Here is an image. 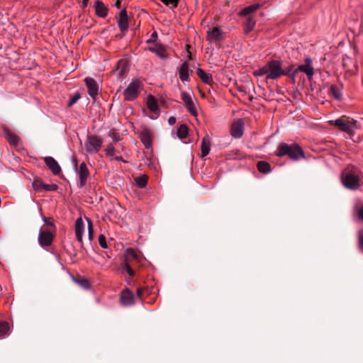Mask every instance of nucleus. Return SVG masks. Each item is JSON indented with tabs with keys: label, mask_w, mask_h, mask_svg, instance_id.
I'll return each mask as SVG.
<instances>
[{
	"label": "nucleus",
	"mask_w": 363,
	"mask_h": 363,
	"mask_svg": "<svg viewBox=\"0 0 363 363\" xmlns=\"http://www.w3.org/2000/svg\"><path fill=\"white\" fill-rule=\"evenodd\" d=\"M138 253L132 248H128L125 251V260L121 263V268L123 272H127L130 277L134 275V271L131 268L130 262L132 260L139 259Z\"/></svg>",
	"instance_id": "obj_3"
},
{
	"label": "nucleus",
	"mask_w": 363,
	"mask_h": 363,
	"mask_svg": "<svg viewBox=\"0 0 363 363\" xmlns=\"http://www.w3.org/2000/svg\"><path fill=\"white\" fill-rule=\"evenodd\" d=\"M147 106L151 112V113L149 115V117L151 119H156L159 116L160 109L157 105V101L153 96L150 95L147 97Z\"/></svg>",
	"instance_id": "obj_12"
},
{
	"label": "nucleus",
	"mask_w": 363,
	"mask_h": 363,
	"mask_svg": "<svg viewBox=\"0 0 363 363\" xmlns=\"http://www.w3.org/2000/svg\"><path fill=\"white\" fill-rule=\"evenodd\" d=\"M259 8V4H253V5H250L249 6H247L245 7V9H243L240 12V16H247L254 11H255L256 10H257Z\"/></svg>",
	"instance_id": "obj_27"
},
{
	"label": "nucleus",
	"mask_w": 363,
	"mask_h": 363,
	"mask_svg": "<svg viewBox=\"0 0 363 363\" xmlns=\"http://www.w3.org/2000/svg\"><path fill=\"white\" fill-rule=\"evenodd\" d=\"M291 150H289V157L294 160H300L304 157V153L302 149L297 144L291 145Z\"/></svg>",
	"instance_id": "obj_16"
},
{
	"label": "nucleus",
	"mask_w": 363,
	"mask_h": 363,
	"mask_svg": "<svg viewBox=\"0 0 363 363\" xmlns=\"http://www.w3.org/2000/svg\"><path fill=\"white\" fill-rule=\"evenodd\" d=\"M179 78L182 82H189L190 81V77H189V65L186 62H183L181 66L179 67Z\"/></svg>",
	"instance_id": "obj_18"
},
{
	"label": "nucleus",
	"mask_w": 363,
	"mask_h": 363,
	"mask_svg": "<svg viewBox=\"0 0 363 363\" xmlns=\"http://www.w3.org/2000/svg\"><path fill=\"white\" fill-rule=\"evenodd\" d=\"M257 169L260 172L267 174L271 172L270 164L264 161H260L257 163Z\"/></svg>",
	"instance_id": "obj_26"
},
{
	"label": "nucleus",
	"mask_w": 363,
	"mask_h": 363,
	"mask_svg": "<svg viewBox=\"0 0 363 363\" xmlns=\"http://www.w3.org/2000/svg\"><path fill=\"white\" fill-rule=\"evenodd\" d=\"M56 230H51L45 228H40L38 235L39 245L43 247H48L52 245Z\"/></svg>",
	"instance_id": "obj_6"
},
{
	"label": "nucleus",
	"mask_w": 363,
	"mask_h": 363,
	"mask_svg": "<svg viewBox=\"0 0 363 363\" xmlns=\"http://www.w3.org/2000/svg\"><path fill=\"white\" fill-rule=\"evenodd\" d=\"M121 302L123 306H130L134 303V296L133 293L128 289L122 291L121 295Z\"/></svg>",
	"instance_id": "obj_19"
},
{
	"label": "nucleus",
	"mask_w": 363,
	"mask_h": 363,
	"mask_svg": "<svg viewBox=\"0 0 363 363\" xmlns=\"http://www.w3.org/2000/svg\"><path fill=\"white\" fill-rule=\"evenodd\" d=\"M9 325L6 322L0 323V337H4L8 335Z\"/></svg>",
	"instance_id": "obj_31"
},
{
	"label": "nucleus",
	"mask_w": 363,
	"mask_h": 363,
	"mask_svg": "<svg viewBox=\"0 0 363 363\" xmlns=\"http://www.w3.org/2000/svg\"><path fill=\"white\" fill-rule=\"evenodd\" d=\"M6 138L7 139V140L11 144V145H16L18 144V137L16 136V135L10 133V132H8L6 133Z\"/></svg>",
	"instance_id": "obj_32"
},
{
	"label": "nucleus",
	"mask_w": 363,
	"mask_h": 363,
	"mask_svg": "<svg viewBox=\"0 0 363 363\" xmlns=\"http://www.w3.org/2000/svg\"><path fill=\"white\" fill-rule=\"evenodd\" d=\"M102 145V140L94 135H88L84 143L86 151L90 154L96 153Z\"/></svg>",
	"instance_id": "obj_5"
},
{
	"label": "nucleus",
	"mask_w": 363,
	"mask_h": 363,
	"mask_svg": "<svg viewBox=\"0 0 363 363\" xmlns=\"http://www.w3.org/2000/svg\"><path fill=\"white\" fill-rule=\"evenodd\" d=\"M74 167L79 176L78 186L82 188L86 183V179L89 176V172L86 164L84 162L81 163L79 167L77 166V162H74Z\"/></svg>",
	"instance_id": "obj_9"
},
{
	"label": "nucleus",
	"mask_w": 363,
	"mask_h": 363,
	"mask_svg": "<svg viewBox=\"0 0 363 363\" xmlns=\"http://www.w3.org/2000/svg\"><path fill=\"white\" fill-rule=\"evenodd\" d=\"M140 86V83L138 80L132 81L124 91L125 99L126 101H133L137 98Z\"/></svg>",
	"instance_id": "obj_8"
},
{
	"label": "nucleus",
	"mask_w": 363,
	"mask_h": 363,
	"mask_svg": "<svg viewBox=\"0 0 363 363\" xmlns=\"http://www.w3.org/2000/svg\"><path fill=\"white\" fill-rule=\"evenodd\" d=\"M118 25L121 31H125L128 28V18L125 9L120 12Z\"/></svg>",
	"instance_id": "obj_20"
},
{
	"label": "nucleus",
	"mask_w": 363,
	"mask_h": 363,
	"mask_svg": "<svg viewBox=\"0 0 363 363\" xmlns=\"http://www.w3.org/2000/svg\"><path fill=\"white\" fill-rule=\"evenodd\" d=\"M157 38V35L156 32H154L150 38L147 40L148 43L154 42L156 40Z\"/></svg>",
	"instance_id": "obj_45"
},
{
	"label": "nucleus",
	"mask_w": 363,
	"mask_h": 363,
	"mask_svg": "<svg viewBox=\"0 0 363 363\" xmlns=\"http://www.w3.org/2000/svg\"><path fill=\"white\" fill-rule=\"evenodd\" d=\"M331 91H333V95L336 99H340V95L337 93L336 88L335 86L331 87Z\"/></svg>",
	"instance_id": "obj_46"
},
{
	"label": "nucleus",
	"mask_w": 363,
	"mask_h": 363,
	"mask_svg": "<svg viewBox=\"0 0 363 363\" xmlns=\"http://www.w3.org/2000/svg\"><path fill=\"white\" fill-rule=\"evenodd\" d=\"M358 216L363 220V206L359 209Z\"/></svg>",
	"instance_id": "obj_48"
},
{
	"label": "nucleus",
	"mask_w": 363,
	"mask_h": 363,
	"mask_svg": "<svg viewBox=\"0 0 363 363\" xmlns=\"http://www.w3.org/2000/svg\"><path fill=\"white\" fill-rule=\"evenodd\" d=\"M106 152L108 155L113 156L115 152L113 145L112 144H109L106 148Z\"/></svg>",
	"instance_id": "obj_41"
},
{
	"label": "nucleus",
	"mask_w": 363,
	"mask_h": 363,
	"mask_svg": "<svg viewBox=\"0 0 363 363\" xmlns=\"http://www.w3.org/2000/svg\"><path fill=\"white\" fill-rule=\"evenodd\" d=\"M166 6L174 9L177 6L179 0H160Z\"/></svg>",
	"instance_id": "obj_35"
},
{
	"label": "nucleus",
	"mask_w": 363,
	"mask_h": 363,
	"mask_svg": "<svg viewBox=\"0 0 363 363\" xmlns=\"http://www.w3.org/2000/svg\"><path fill=\"white\" fill-rule=\"evenodd\" d=\"M329 123L338 127L341 131L347 133L351 137L354 135V130L357 128V121L345 116L334 121H330Z\"/></svg>",
	"instance_id": "obj_2"
},
{
	"label": "nucleus",
	"mask_w": 363,
	"mask_h": 363,
	"mask_svg": "<svg viewBox=\"0 0 363 363\" xmlns=\"http://www.w3.org/2000/svg\"><path fill=\"white\" fill-rule=\"evenodd\" d=\"M75 281L78 283L84 289H89V283L87 279H82L80 280L75 279Z\"/></svg>",
	"instance_id": "obj_40"
},
{
	"label": "nucleus",
	"mask_w": 363,
	"mask_h": 363,
	"mask_svg": "<svg viewBox=\"0 0 363 363\" xmlns=\"http://www.w3.org/2000/svg\"><path fill=\"white\" fill-rule=\"evenodd\" d=\"M255 26V21L252 18L249 17L247 18L246 24H245V31L247 33L251 31L253 29Z\"/></svg>",
	"instance_id": "obj_33"
},
{
	"label": "nucleus",
	"mask_w": 363,
	"mask_h": 363,
	"mask_svg": "<svg viewBox=\"0 0 363 363\" xmlns=\"http://www.w3.org/2000/svg\"><path fill=\"white\" fill-rule=\"evenodd\" d=\"M134 182L135 185L139 188H144L147 183V177L145 175L137 177L134 179Z\"/></svg>",
	"instance_id": "obj_28"
},
{
	"label": "nucleus",
	"mask_w": 363,
	"mask_h": 363,
	"mask_svg": "<svg viewBox=\"0 0 363 363\" xmlns=\"http://www.w3.org/2000/svg\"><path fill=\"white\" fill-rule=\"evenodd\" d=\"M79 99V95H75L74 96H73L69 101L68 103V106H72L73 104H74L77 100Z\"/></svg>",
	"instance_id": "obj_43"
},
{
	"label": "nucleus",
	"mask_w": 363,
	"mask_h": 363,
	"mask_svg": "<svg viewBox=\"0 0 363 363\" xmlns=\"http://www.w3.org/2000/svg\"><path fill=\"white\" fill-rule=\"evenodd\" d=\"M142 140L146 147H147L150 144V138L147 136L146 137L143 135Z\"/></svg>",
	"instance_id": "obj_44"
},
{
	"label": "nucleus",
	"mask_w": 363,
	"mask_h": 363,
	"mask_svg": "<svg viewBox=\"0 0 363 363\" xmlns=\"http://www.w3.org/2000/svg\"><path fill=\"white\" fill-rule=\"evenodd\" d=\"M304 62V64L298 65V67L293 71L292 76L294 77L298 72H301L305 73L308 79L311 81L314 74L312 60L310 57H306Z\"/></svg>",
	"instance_id": "obj_7"
},
{
	"label": "nucleus",
	"mask_w": 363,
	"mask_h": 363,
	"mask_svg": "<svg viewBox=\"0 0 363 363\" xmlns=\"http://www.w3.org/2000/svg\"><path fill=\"white\" fill-rule=\"evenodd\" d=\"M342 184L347 189H357L359 186V179L354 172L345 171L342 174Z\"/></svg>",
	"instance_id": "obj_4"
},
{
	"label": "nucleus",
	"mask_w": 363,
	"mask_h": 363,
	"mask_svg": "<svg viewBox=\"0 0 363 363\" xmlns=\"http://www.w3.org/2000/svg\"><path fill=\"white\" fill-rule=\"evenodd\" d=\"M143 289H138L137 290V295L139 298H141L142 297V295H143Z\"/></svg>",
	"instance_id": "obj_49"
},
{
	"label": "nucleus",
	"mask_w": 363,
	"mask_h": 363,
	"mask_svg": "<svg viewBox=\"0 0 363 363\" xmlns=\"http://www.w3.org/2000/svg\"><path fill=\"white\" fill-rule=\"evenodd\" d=\"M57 188H58L57 185L55 184H45V185H43V190L46 191H56L57 189Z\"/></svg>",
	"instance_id": "obj_38"
},
{
	"label": "nucleus",
	"mask_w": 363,
	"mask_h": 363,
	"mask_svg": "<svg viewBox=\"0 0 363 363\" xmlns=\"http://www.w3.org/2000/svg\"><path fill=\"white\" fill-rule=\"evenodd\" d=\"M99 243L100 246L104 249L108 247L106 237L102 234L99 236Z\"/></svg>",
	"instance_id": "obj_37"
},
{
	"label": "nucleus",
	"mask_w": 363,
	"mask_h": 363,
	"mask_svg": "<svg viewBox=\"0 0 363 363\" xmlns=\"http://www.w3.org/2000/svg\"><path fill=\"white\" fill-rule=\"evenodd\" d=\"M291 145L286 143H281L278 147L275 155L277 157H282L284 155H289V150H291Z\"/></svg>",
	"instance_id": "obj_24"
},
{
	"label": "nucleus",
	"mask_w": 363,
	"mask_h": 363,
	"mask_svg": "<svg viewBox=\"0 0 363 363\" xmlns=\"http://www.w3.org/2000/svg\"><path fill=\"white\" fill-rule=\"evenodd\" d=\"M89 0H82L83 7H86L88 5Z\"/></svg>",
	"instance_id": "obj_50"
},
{
	"label": "nucleus",
	"mask_w": 363,
	"mask_h": 363,
	"mask_svg": "<svg viewBox=\"0 0 363 363\" xmlns=\"http://www.w3.org/2000/svg\"><path fill=\"white\" fill-rule=\"evenodd\" d=\"M292 70V67H289L284 70L281 67V62L279 60H271L263 67L255 70V76H265L267 79H276L282 75H288Z\"/></svg>",
	"instance_id": "obj_1"
},
{
	"label": "nucleus",
	"mask_w": 363,
	"mask_h": 363,
	"mask_svg": "<svg viewBox=\"0 0 363 363\" xmlns=\"http://www.w3.org/2000/svg\"><path fill=\"white\" fill-rule=\"evenodd\" d=\"M177 134L180 139L186 138L188 135L187 126L184 124L181 125L177 129Z\"/></svg>",
	"instance_id": "obj_30"
},
{
	"label": "nucleus",
	"mask_w": 363,
	"mask_h": 363,
	"mask_svg": "<svg viewBox=\"0 0 363 363\" xmlns=\"http://www.w3.org/2000/svg\"><path fill=\"white\" fill-rule=\"evenodd\" d=\"M40 214L42 216V220L44 222V224L43 226H41V228H45L47 229H50L51 230H56L55 225L52 221L49 220L48 218L43 216L42 212L40 213Z\"/></svg>",
	"instance_id": "obj_29"
},
{
	"label": "nucleus",
	"mask_w": 363,
	"mask_h": 363,
	"mask_svg": "<svg viewBox=\"0 0 363 363\" xmlns=\"http://www.w3.org/2000/svg\"><path fill=\"white\" fill-rule=\"evenodd\" d=\"M85 230V225L82 217L78 218L75 221L74 231L77 240L82 242L83 234Z\"/></svg>",
	"instance_id": "obj_14"
},
{
	"label": "nucleus",
	"mask_w": 363,
	"mask_h": 363,
	"mask_svg": "<svg viewBox=\"0 0 363 363\" xmlns=\"http://www.w3.org/2000/svg\"><path fill=\"white\" fill-rule=\"evenodd\" d=\"M149 50L162 59H165L167 57L166 48L160 44H156Z\"/></svg>",
	"instance_id": "obj_21"
},
{
	"label": "nucleus",
	"mask_w": 363,
	"mask_h": 363,
	"mask_svg": "<svg viewBox=\"0 0 363 363\" xmlns=\"http://www.w3.org/2000/svg\"><path fill=\"white\" fill-rule=\"evenodd\" d=\"M86 221L88 223V234H89V239L90 240H92L93 235H94V229H93V224L91 220L89 218H86Z\"/></svg>",
	"instance_id": "obj_36"
},
{
	"label": "nucleus",
	"mask_w": 363,
	"mask_h": 363,
	"mask_svg": "<svg viewBox=\"0 0 363 363\" xmlns=\"http://www.w3.org/2000/svg\"><path fill=\"white\" fill-rule=\"evenodd\" d=\"M244 125L241 120L235 122L231 127V135L235 138H240L242 136Z\"/></svg>",
	"instance_id": "obj_17"
},
{
	"label": "nucleus",
	"mask_w": 363,
	"mask_h": 363,
	"mask_svg": "<svg viewBox=\"0 0 363 363\" xmlns=\"http://www.w3.org/2000/svg\"><path fill=\"white\" fill-rule=\"evenodd\" d=\"M196 74L205 84H210L213 81L211 74L205 72L201 68L197 69Z\"/></svg>",
	"instance_id": "obj_23"
},
{
	"label": "nucleus",
	"mask_w": 363,
	"mask_h": 363,
	"mask_svg": "<svg viewBox=\"0 0 363 363\" xmlns=\"http://www.w3.org/2000/svg\"><path fill=\"white\" fill-rule=\"evenodd\" d=\"M181 98L189 113L192 116H196L198 113L196 108V104L195 101L193 100L192 97L191 96V95H189L186 92L182 91L181 93Z\"/></svg>",
	"instance_id": "obj_10"
},
{
	"label": "nucleus",
	"mask_w": 363,
	"mask_h": 363,
	"mask_svg": "<svg viewBox=\"0 0 363 363\" xmlns=\"http://www.w3.org/2000/svg\"><path fill=\"white\" fill-rule=\"evenodd\" d=\"M108 136L115 142L117 143L121 140V135L116 130H111L108 133Z\"/></svg>",
	"instance_id": "obj_34"
},
{
	"label": "nucleus",
	"mask_w": 363,
	"mask_h": 363,
	"mask_svg": "<svg viewBox=\"0 0 363 363\" xmlns=\"http://www.w3.org/2000/svg\"><path fill=\"white\" fill-rule=\"evenodd\" d=\"M44 161L49 168V169L52 172L53 174L57 175L61 172V167H60L57 162L52 157H45L44 158Z\"/></svg>",
	"instance_id": "obj_15"
},
{
	"label": "nucleus",
	"mask_w": 363,
	"mask_h": 363,
	"mask_svg": "<svg viewBox=\"0 0 363 363\" xmlns=\"http://www.w3.org/2000/svg\"><path fill=\"white\" fill-rule=\"evenodd\" d=\"M223 38V33L220 27H214L207 31V40L211 43H219Z\"/></svg>",
	"instance_id": "obj_11"
},
{
	"label": "nucleus",
	"mask_w": 363,
	"mask_h": 363,
	"mask_svg": "<svg viewBox=\"0 0 363 363\" xmlns=\"http://www.w3.org/2000/svg\"><path fill=\"white\" fill-rule=\"evenodd\" d=\"M43 185H45V184L40 181H35L33 183V186L35 191L43 190Z\"/></svg>",
	"instance_id": "obj_39"
},
{
	"label": "nucleus",
	"mask_w": 363,
	"mask_h": 363,
	"mask_svg": "<svg viewBox=\"0 0 363 363\" xmlns=\"http://www.w3.org/2000/svg\"><path fill=\"white\" fill-rule=\"evenodd\" d=\"M94 7L96 13L99 16L104 18L107 16L108 9L101 1L97 0L95 3Z\"/></svg>",
	"instance_id": "obj_22"
},
{
	"label": "nucleus",
	"mask_w": 363,
	"mask_h": 363,
	"mask_svg": "<svg viewBox=\"0 0 363 363\" xmlns=\"http://www.w3.org/2000/svg\"><path fill=\"white\" fill-rule=\"evenodd\" d=\"M168 123L169 125H172L176 123V118L174 116H171L168 119Z\"/></svg>",
	"instance_id": "obj_47"
},
{
	"label": "nucleus",
	"mask_w": 363,
	"mask_h": 363,
	"mask_svg": "<svg viewBox=\"0 0 363 363\" xmlns=\"http://www.w3.org/2000/svg\"><path fill=\"white\" fill-rule=\"evenodd\" d=\"M84 82L88 88V91H89V96L91 98L95 99L98 94V91H99V86H98L96 82L94 79L90 78V77H86L84 79Z\"/></svg>",
	"instance_id": "obj_13"
},
{
	"label": "nucleus",
	"mask_w": 363,
	"mask_h": 363,
	"mask_svg": "<svg viewBox=\"0 0 363 363\" xmlns=\"http://www.w3.org/2000/svg\"><path fill=\"white\" fill-rule=\"evenodd\" d=\"M359 250L363 252V232L359 235Z\"/></svg>",
	"instance_id": "obj_42"
},
{
	"label": "nucleus",
	"mask_w": 363,
	"mask_h": 363,
	"mask_svg": "<svg viewBox=\"0 0 363 363\" xmlns=\"http://www.w3.org/2000/svg\"><path fill=\"white\" fill-rule=\"evenodd\" d=\"M210 141L207 138H203L201 143V157H204L209 154L210 152Z\"/></svg>",
	"instance_id": "obj_25"
}]
</instances>
